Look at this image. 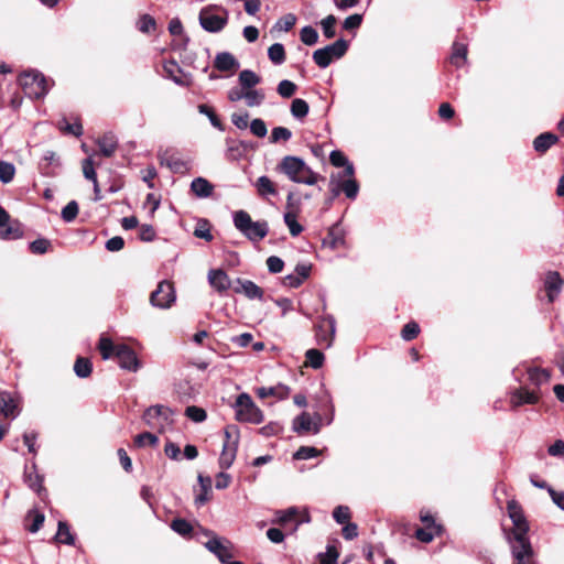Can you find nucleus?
<instances>
[{
	"mask_svg": "<svg viewBox=\"0 0 564 564\" xmlns=\"http://www.w3.org/2000/svg\"><path fill=\"white\" fill-rule=\"evenodd\" d=\"M276 170L286 175L290 181L300 184L314 185L322 178L301 158L293 155L284 156Z\"/></svg>",
	"mask_w": 564,
	"mask_h": 564,
	"instance_id": "obj_1",
	"label": "nucleus"
},
{
	"mask_svg": "<svg viewBox=\"0 0 564 564\" xmlns=\"http://www.w3.org/2000/svg\"><path fill=\"white\" fill-rule=\"evenodd\" d=\"M98 349L102 359H109L116 356L120 368L135 372L140 368V361L135 352L127 345H113L112 340L108 337H100Z\"/></svg>",
	"mask_w": 564,
	"mask_h": 564,
	"instance_id": "obj_2",
	"label": "nucleus"
},
{
	"mask_svg": "<svg viewBox=\"0 0 564 564\" xmlns=\"http://www.w3.org/2000/svg\"><path fill=\"white\" fill-rule=\"evenodd\" d=\"M198 20L206 32L219 33L228 23L229 12L224 7L209 4L200 9Z\"/></svg>",
	"mask_w": 564,
	"mask_h": 564,
	"instance_id": "obj_3",
	"label": "nucleus"
},
{
	"mask_svg": "<svg viewBox=\"0 0 564 564\" xmlns=\"http://www.w3.org/2000/svg\"><path fill=\"white\" fill-rule=\"evenodd\" d=\"M507 511L513 523V528L508 534L507 539L510 536L512 541H529V523L519 502L514 499L509 500L507 503Z\"/></svg>",
	"mask_w": 564,
	"mask_h": 564,
	"instance_id": "obj_4",
	"label": "nucleus"
},
{
	"mask_svg": "<svg viewBox=\"0 0 564 564\" xmlns=\"http://www.w3.org/2000/svg\"><path fill=\"white\" fill-rule=\"evenodd\" d=\"M174 412L165 405H152L143 413L144 423L153 430L164 432L165 429L172 425Z\"/></svg>",
	"mask_w": 564,
	"mask_h": 564,
	"instance_id": "obj_5",
	"label": "nucleus"
},
{
	"mask_svg": "<svg viewBox=\"0 0 564 564\" xmlns=\"http://www.w3.org/2000/svg\"><path fill=\"white\" fill-rule=\"evenodd\" d=\"M236 419L240 422L260 424L263 421L262 411L254 404L248 393L238 395L235 402Z\"/></svg>",
	"mask_w": 564,
	"mask_h": 564,
	"instance_id": "obj_6",
	"label": "nucleus"
},
{
	"mask_svg": "<svg viewBox=\"0 0 564 564\" xmlns=\"http://www.w3.org/2000/svg\"><path fill=\"white\" fill-rule=\"evenodd\" d=\"M19 85L31 99L44 97L48 91L45 77L37 72H25L19 77Z\"/></svg>",
	"mask_w": 564,
	"mask_h": 564,
	"instance_id": "obj_7",
	"label": "nucleus"
},
{
	"mask_svg": "<svg viewBox=\"0 0 564 564\" xmlns=\"http://www.w3.org/2000/svg\"><path fill=\"white\" fill-rule=\"evenodd\" d=\"M225 437L226 441L223 445V451L219 456V466L221 469L229 468L236 458L239 438L238 427L234 425L228 426L225 430Z\"/></svg>",
	"mask_w": 564,
	"mask_h": 564,
	"instance_id": "obj_8",
	"label": "nucleus"
},
{
	"mask_svg": "<svg viewBox=\"0 0 564 564\" xmlns=\"http://www.w3.org/2000/svg\"><path fill=\"white\" fill-rule=\"evenodd\" d=\"M311 521L310 513L305 509L297 507H290L285 510H276L273 523L286 527L289 523H294L292 532H295L301 523H308Z\"/></svg>",
	"mask_w": 564,
	"mask_h": 564,
	"instance_id": "obj_9",
	"label": "nucleus"
},
{
	"mask_svg": "<svg viewBox=\"0 0 564 564\" xmlns=\"http://www.w3.org/2000/svg\"><path fill=\"white\" fill-rule=\"evenodd\" d=\"M174 286L169 281H162L151 293L150 303L158 308H169L175 302Z\"/></svg>",
	"mask_w": 564,
	"mask_h": 564,
	"instance_id": "obj_10",
	"label": "nucleus"
},
{
	"mask_svg": "<svg viewBox=\"0 0 564 564\" xmlns=\"http://www.w3.org/2000/svg\"><path fill=\"white\" fill-rule=\"evenodd\" d=\"M336 332V322L332 315H326L315 327V336L317 344L325 348H329Z\"/></svg>",
	"mask_w": 564,
	"mask_h": 564,
	"instance_id": "obj_11",
	"label": "nucleus"
},
{
	"mask_svg": "<svg viewBox=\"0 0 564 564\" xmlns=\"http://www.w3.org/2000/svg\"><path fill=\"white\" fill-rule=\"evenodd\" d=\"M513 557V564H533V550L530 541H512L508 538Z\"/></svg>",
	"mask_w": 564,
	"mask_h": 564,
	"instance_id": "obj_12",
	"label": "nucleus"
},
{
	"mask_svg": "<svg viewBox=\"0 0 564 564\" xmlns=\"http://www.w3.org/2000/svg\"><path fill=\"white\" fill-rule=\"evenodd\" d=\"M206 549L214 553L221 563H227L232 557L231 544L228 540L213 535L206 543Z\"/></svg>",
	"mask_w": 564,
	"mask_h": 564,
	"instance_id": "obj_13",
	"label": "nucleus"
},
{
	"mask_svg": "<svg viewBox=\"0 0 564 564\" xmlns=\"http://www.w3.org/2000/svg\"><path fill=\"white\" fill-rule=\"evenodd\" d=\"M322 417L319 414L312 419L311 415L306 412H303L301 415L296 416L293 421V430L299 433H313L317 434L321 430Z\"/></svg>",
	"mask_w": 564,
	"mask_h": 564,
	"instance_id": "obj_14",
	"label": "nucleus"
},
{
	"mask_svg": "<svg viewBox=\"0 0 564 564\" xmlns=\"http://www.w3.org/2000/svg\"><path fill=\"white\" fill-rule=\"evenodd\" d=\"M237 286L234 291L238 294H243L249 300H263L264 292L254 282L245 279H237Z\"/></svg>",
	"mask_w": 564,
	"mask_h": 564,
	"instance_id": "obj_15",
	"label": "nucleus"
},
{
	"mask_svg": "<svg viewBox=\"0 0 564 564\" xmlns=\"http://www.w3.org/2000/svg\"><path fill=\"white\" fill-rule=\"evenodd\" d=\"M563 286V280L558 272L549 271L544 278V290L550 303L554 302L557 295L561 293Z\"/></svg>",
	"mask_w": 564,
	"mask_h": 564,
	"instance_id": "obj_16",
	"label": "nucleus"
},
{
	"mask_svg": "<svg viewBox=\"0 0 564 564\" xmlns=\"http://www.w3.org/2000/svg\"><path fill=\"white\" fill-rule=\"evenodd\" d=\"M226 158L230 161H238L243 158L250 145L246 141L227 139Z\"/></svg>",
	"mask_w": 564,
	"mask_h": 564,
	"instance_id": "obj_17",
	"label": "nucleus"
},
{
	"mask_svg": "<svg viewBox=\"0 0 564 564\" xmlns=\"http://www.w3.org/2000/svg\"><path fill=\"white\" fill-rule=\"evenodd\" d=\"M209 284L218 292H225L231 286L228 274L221 269H213L208 272Z\"/></svg>",
	"mask_w": 564,
	"mask_h": 564,
	"instance_id": "obj_18",
	"label": "nucleus"
},
{
	"mask_svg": "<svg viewBox=\"0 0 564 564\" xmlns=\"http://www.w3.org/2000/svg\"><path fill=\"white\" fill-rule=\"evenodd\" d=\"M214 66L220 72L234 73L239 68V62L231 53L221 52L215 56Z\"/></svg>",
	"mask_w": 564,
	"mask_h": 564,
	"instance_id": "obj_19",
	"label": "nucleus"
},
{
	"mask_svg": "<svg viewBox=\"0 0 564 564\" xmlns=\"http://www.w3.org/2000/svg\"><path fill=\"white\" fill-rule=\"evenodd\" d=\"M538 400L539 397L535 392L521 388L511 394L510 403L513 408H518L523 404H534Z\"/></svg>",
	"mask_w": 564,
	"mask_h": 564,
	"instance_id": "obj_20",
	"label": "nucleus"
},
{
	"mask_svg": "<svg viewBox=\"0 0 564 564\" xmlns=\"http://www.w3.org/2000/svg\"><path fill=\"white\" fill-rule=\"evenodd\" d=\"M17 409L18 404L13 395L7 391H0V412L7 417H14L18 415Z\"/></svg>",
	"mask_w": 564,
	"mask_h": 564,
	"instance_id": "obj_21",
	"label": "nucleus"
},
{
	"mask_svg": "<svg viewBox=\"0 0 564 564\" xmlns=\"http://www.w3.org/2000/svg\"><path fill=\"white\" fill-rule=\"evenodd\" d=\"M161 164L166 165L174 173H183L187 170L186 163L174 153L167 151L160 155Z\"/></svg>",
	"mask_w": 564,
	"mask_h": 564,
	"instance_id": "obj_22",
	"label": "nucleus"
},
{
	"mask_svg": "<svg viewBox=\"0 0 564 564\" xmlns=\"http://www.w3.org/2000/svg\"><path fill=\"white\" fill-rule=\"evenodd\" d=\"M24 481L32 490L36 491L39 495H41V491L44 490L42 486L43 477L37 474L35 464H33L31 468H25Z\"/></svg>",
	"mask_w": 564,
	"mask_h": 564,
	"instance_id": "obj_23",
	"label": "nucleus"
},
{
	"mask_svg": "<svg viewBox=\"0 0 564 564\" xmlns=\"http://www.w3.org/2000/svg\"><path fill=\"white\" fill-rule=\"evenodd\" d=\"M558 141L557 135L551 132H544L538 135L533 141V148L539 153L546 152L552 145Z\"/></svg>",
	"mask_w": 564,
	"mask_h": 564,
	"instance_id": "obj_24",
	"label": "nucleus"
},
{
	"mask_svg": "<svg viewBox=\"0 0 564 564\" xmlns=\"http://www.w3.org/2000/svg\"><path fill=\"white\" fill-rule=\"evenodd\" d=\"M192 192L198 197H209L213 194V184L204 177H196L191 183Z\"/></svg>",
	"mask_w": 564,
	"mask_h": 564,
	"instance_id": "obj_25",
	"label": "nucleus"
},
{
	"mask_svg": "<svg viewBox=\"0 0 564 564\" xmlns=\"http://www.w3.org/2000/svg\"><path fill=\"white\" fill-rule=\"evenodd\" d=\"M467 45L459 42H454L452 45V53L449 56L451 63L456 67H462L467 59Z\"/></svg>",
	"mask_w": 564,
	"mask_h": 564,
	"instance_id": "obj_26",
	"label": "nucleus"
},
{
	"mask_svg": "<svg viewBox=\"0 0 564 564\" xmlns=\"http://www.w3.org/2000/svg\"><path fill=\"white\" fill-rule=\"evenodd\" d=\"M268 231L269 226L267 221H254L243 235L252 241H260L268 235Z\"/></svg>",
	"mask_w": 564,
	"mask_h": 564,
	"instance_id": "obj_27",
	"label": "nucleus"
},
{
	"mask_svg": "<svg viewBox=\"0 0 564 564\" xmlns=\"http://www.w3.org/2000/svg\"><path fill=\"white\" fill-rule=\"evenodd\" d=\"M97 143L101 154L106 158L111 156L118 145L117 139L112 133L104 134Z\"/></svg>",
	"mask_w": 564,
	"mask_h": 564,
	"instance_id": "obj_28",
	"label": "nucleus"
},
{
	"mask_svg": "<svg viewBox=\"0 0 564 564\" xmlns=\"http://www.w3.org/2000/svg\"><path fill=\"white\" fill-rule=\"evenodd\" d=\"M290 389L286 386L279 384L276 387H261L257 390V394L259 398L264 399L268 397H276L279 399H284L289 395Z\"/></svg>",
	"mask_w": 564,
	"mask_h": 564,
	"instance_id": "obj_29",
	"label": "nucleus"
},
{
	"mask_svg": "<svg viewBox=\"0 0 564 564\" xmlns=\"http://www.w3.org/2000/svg\"><path fill=\"white\" fill-rule=\"evenodd\" d=\"M238 80L243 89H251L261 83V77L251 69H243L239 73Z\"/></svg>",
	"mask_w": 564,
	"mask_h": 564,
	"instance_id": "obj_30",
	"label": "nucleus"
},
{
	"mask_svg": "<svg viewBox=\"0 0 564 564\" xmlns=\"http://www.w3.org/2000/svg\"><path fill=\"white\" fill-rule=\"evenodd\" d=\"M344 243L345 238L341 228L338 225L332 227L324 240V245H328L332 249H337L344 246Z\"/></svg>",
	"mask_w": 564,
	"mask_h": 564,
	"instance_id": "obj_31",
	"label": "nucleus"
},
{
	"mask_svg": "<svg viewBox=\"0 0 564 564\" xmlns=\"http://www.w3.org/2000/svg\"><path fill=\"white\" fill-rule=\"evenodd\" d=\"M57 127L66 134H73L75 137H80L83 134V126L78 118H75L73 123H69L66 118H62L57 122Z\"/></svg>",
	"mask_w": 564,
	"mask_h": 564,
	"instance_id": "obj_32",
	"label": "nucleus"
},
{
	"mask_svg": "<svg viewBox=\"0 0 564 564\" xmlns=\"http://www.w3.org/2000/svg\"><path fill=\"white\" fill-rule=\"evenodd\" d=\"M256 188L258 191V194L262 197L269 196V195H276V189L273 184V182L265 175L260 176L256 182Z\"/></svg>",
	"mask_w": 564,
	"mask_h": 564,
	"instance_id": "obj_33",
	"label": "nucleus"
},
{
	"mask_svg": "<svg viewBox=\"0 0 564 564\" xmlns=\"http://www.w3.org/2000/svg\"><path fill=\"white\" fill-rule=\"evenodd\" d=\"M198 482L202 488V492L196 496L195 503L200 507L208 501V492L212 488V479L208 476L198 475Z\"/></svg>",
	"mask_w": 564,
	"mask_h": 564,
	"instance_id": "obj_34",
	"label": "nucleus"
},
{
	"mask_svg": "<svg viewBox=\"0 0 564 564\" xmlns=\"http://www.w3.org/2000/svg\"><path fill=\"white\" fill-rule=\"evenodd\" d=\"M22 236V230L18 221L8 220L6 225L0 228V237L2 239H18Z\"/></svg>",
	"mask_w": 564,
	"mask_h": 564,
	"instance_id": "obj_35",
	"label": "nucleus"
},
{
	"mask_svg": "<svg viewBox=\"0 0 564 564\" xmlns=\"http://www.w3.org/2000/svg\"><path fill=\"white\" fill-rule=\"evenodd\" d=\"M265 99V94L262 89H245V101L248 107H258Z\"/></svg>",
	"mask_w": 564,
	"mask_h": 564,
	"instance_id": "obj_36",
	"label": "nucleus"
},
{
	"mask_svg": "<svg viewBox=\"0 0 564 564\" xmlns=\"http://www.w3.org/2000/svg\"><path fill=\"white\" fill-rule=\"evenodd\" d=\"M325 50L327 53H329L332 59L340 58L346 54L348 50V42L344 39H338L333 44L325 46Z\"/></svg>",
	"mask_w": 564,
	"mask_h": 564,
	"instance_id": "obj_37",
	"label": "nucleus"
},
{
	"mask_svg": "<svg viewBox=\"0 0 564 564\" xmlns=\"http://www.w3.org/2000/svg\"><path fill=\"white\" fill-rule=\"evenodd\" d=\"M253 223L250 215L245 210H238L234 214L235 227L242 234L247 232Z\"/></svg>",
	"mask_w": 564,
	"mask_h": 564,
	"instance_id": "obj_38",
	"label": "nucleus"
},
{
	"mask_svg": "<svg viewBox=\"0 0 564 564\" xmlns=\"http://www.w3.org/2000/svg\"><path fill=\"white\" fill-rule=\"evenodd\" d=\"M269 59L274 65H281L285 62V50L281 43L272 44L268 50Z\"/></svg>",
	"mask_w": 564,
	"mask_h": 564,
	"instance_id": "obj_39",
	"label": "nucleus"
},
{
	"mask_svg": "<svg viewBox=\"0 0 564 564\" xmlns=\"http://www.w3.org/2000/svg\"><path fill=\"white\" fill-rule=\"evenodd\" d=\"M93 370L91 362L88 358L78 357L74 365V371L79 378H87Z\"/></svg>",
	"mask_w": 564,
	"mask_h": 564,
	"instance_id": "obj_40",
	"label": "nucleus"
},
{
	"mask_svg": "<svg viewBox=\"0 0 564 564\" xmlns=\"http://www.w3.org/2000/svg\"><path fill=\"white\" fill-rule=\"evenodd\" d=\"M55 539L57 542L67 544V545H73L75 542L74 536L70 533L69 527L67 525V523H65L63 521L58 522V528H57V533L55 535Z\"/></svg>",
	"mask_w": 564,
	"mask_h": 564,
	"instance_id": "obj_41",
	"label": "nucleus"
},
{
	"mask_svg": "<svg viewBox=\"0 0 564 564\" xmlns=\"http://www.w3.org/2000/svg\"><path fill=\"white\" fill-rule=\"evenodd\" d=\"M310 110L308 104L301 98H295L291 104V113L296 119H303Z\"/></svg>",
	"mask_w": 564,
	"mask_h": 564,
	"instance_id": "obj_42",
	"label": "nucleus"
},
{
	"mask_svg": "<svg viewBox=\"0 0 564 564\" xmlns=\"http://www.w3.org/2000/svg\"><path fill=\"white\" fill-rule=\"evenodd\" d=\"M306 364L314 369H318L323 366L324 362V354L318 349H308L305 352Z\"/></svg>",
	"mask_w": 564,
	"mask_h": 564,
	"instance_id": "obj_43",
	"label": "nucleus"
},
{
	"mask_svg": "<svg viewBox=\"0 0 564 564\" xmlns=\"http://www.w3.org/2000/svg\"><path fill=\"white\" fill-rule=\"evenodd\" d=\"M339 184L341 192H344L348 198L355 199L357 197L359 185L355 178L339 181Z\"/></svg>",
	"mask_w": 564,
	"mask_h": 564,
	"instance_id": "obj_44",
	"label": "nucleus"
},
{
	"mask_svg": "<svg viewBox=\"0 0 564 564\" xmlns=\"http://www.w3.org/2000/svg\"><path fill=\"white\" fill-rule=\"evenodd\" d=\"M164 72L169 78H171L177 85H185V83L177 76L181 73V68L174 61H169L163 65Z\"/></svg>",
	"mask_w": 564,
	"mask_h": 564,
	"instance_id": "obj_45",
	"label": "nucleus"
},
{
	"mask_svg": "<svg viewBox=\"0 0 564 564\" xmlns=\"http://www.w3.org/2000/svg\"><path fill=\"white\" fill-rule=\"evenodd\" d=\"M528 376L529 380L536 386L546 382L550 378V373L547 370L539 368H530L528 370Z\"/></svg>",
	"mask_w": 564,
	"mask_h": 564,
	"instance_id": "obj_46",
	"label": "nucleus"
},
{
	"mask_svg": "<svg viewBox=\"0 0 564 564\" xmlns=\"http://www.w3.org/2000/svg\"><path fill=\"white\" fill-rule=\"evenodd\" d=\"M158 443V436L150 432L140 433L134 437V444L138 447H144L147 445L155 446Z\"/></svg>",
	"mask_w": 564,
	"mask_h": 564,
	"instance_id": "obj_47",
	"label": "nucleus"
},
{
	"mask_svg": "<svg viewBox=\"0 0 564 564\" xmlns=\"http://www.w3.org/2000/svg\"><path fill=\"white\" fill-rule=\"evenodd\" d=\"M15 174V167L12 163L0 161V181L4 184L10 183Z\"/></svg>",
	"mask_w": 564,
	"mask_h": 564,
	"instance_id": "obj_48",
	"label": "nucleus"
},
{
	"mask_svg": "<svg viewBox=\"0 0 564 564\" xmlns=\"http://www.w3.org/2000/svg\"><path fill=\"white\" fill-rule=\"evenodd\" d=\"M297 89V86L288 79H283L278 84L276 91L283 98H291Z\"/></svg>",
	"mask_w": 564,
	"mask_h": 564,
	"instance_id": "obj_49",
	"label": "nucleus"
},
{
	"mask_svg": "<svg viewBox=\"0 0 564 564\" xmlns=\"http://www.w3.org/2000/svg\"><path fill=\"white\" fill-rule=\"evenodd\" d=\"M171 528L173 531L183 536L188 535L193 530L191 523L181 518L174 519L171 523Z\"/></svg>",
	"mask_w": 564,
	"mask_h": 564,
	"instance_id": "obj_50",
	"label": "nucleus"
},
{
	"mask_svg": "<svg viewBox=\"0 0 564 564\" xmlns=\"http://www.w3.org/2000/svg\"><path fill=\"white\" fill-rule=\"evenodd\" d=\"M336 22H337V19L333 14L327 15L325 19H323L321 21L323 33L327 39H333L335 36Z\"/></svg>",
	"mask_w": 564,
	"mask_h": 564,
	"instance_id": "obj_51",
	"label": "nucleus"
},
{
	"mask_svg": "<svg viewBox=\"0 0 564 564\" xmlns=\"http://www.w3.org/2000/svg\"><path fill=\"white\" fill-rule=\"evenodd\" d=\"M301 41L305 45H314L318 41V33L317 31L312 26H304L301 30Z\"/></svg>",
	"mask_w": 564,
	"mask_h": 564,
	"instance_id": "obj_52",
	"label": "nucleus"
},
{
	"mask_svg": "<svg viewBox=\"0 0 564 564\" xmlns=\"http://www.w3.org/2000/svg\"><path fill=\"white\" fill-rule=\"evenodd\" d=\"M292 137L291 130L284 127H275L271 131L270 141L276 143L279 141H289Z\"/></svg>",
	"mask_w": 564,
	"mask_h": 564,
	"instance_id": "obj_53",
	"label": "nucleus"
},
{
	"mask_svg": "<svg viewBox=\"0 0 564 564\" xmlns=\"http://www.w3.org/2000/svg\"><path fill=\"white\" fill-rule=\"evenodd\" d=\"M28 518L32 519V523H31V525L28 527V530L31 533H36L44 523V520H45L44 514L32 510L28 513Z\"/></svg>",
	"mask_w": 564,
	"mask_h": 564,
	"instance_id": "obj_54",
	"label": "nucleus"
},
{
	"mask_svg": "<svg viewBox=\"0 0 564 564\" xmlns=\"http://www.w3.org/2000/svg\"><path fill=\"white\" fill-rule=\"evenodd\" d=\"M313 59L321 68H326L333 62L325 47L316 50L313 53Z\"/></svg>",
	"mask_w": 564,
	"mask_h": 564,
	"instance_id": "obj_55",
	"label": "nucleus"
},
{
	"mask_svg": "<svg viewBox=\"0 0 564 564\" xmlns=\"http://www.w3.org/2000/svg\"><path fill=\"white\" fill-rule=\"evenodd\" d=\"M78 204L75 200H70L63 209H62V218L66 223L73 221L78 215Z\"/></svg>",
	"mask_w": 564,
	"mask_h": 564,
	"instance_id": "obj_56",
	"label": "nucleus"
},
{
	"mask_svg": "<svg viewBox=\"0 0 564 564\" xmlns=\"http://www.w3.org/2000/svg\"><path fill=\"white\" fill-rule=\"evenodd\" d=\"M296 218L297 216H293V214H284V223L293 237L299 236L303 231V227L297 223Z\"/></svg>",
	"mask_w": 564,
	"mask_h": 564,
	"instance_id": "obj_57",
	"label": "nucleus"
},
{
	"mask_svg": "<svg viewBox=\"0 0 564 564\" xmlns=\"http://www.w3.org/2000/svg\"><path fill=\"white\" fill-rule=\"evenodd\" d=\"M420 333L419 324L415 322H409L401 330V336L404 340L410 341L414 339Z\"/></svg>",
	"mask_w": 564,
	"mask_h": 564,
	"instance_id": "obj_58",
	"label": "nucleus"
},
{
	"mask_svg": "<svg viewBox=\"0 0 564 564\" xmlns=\"http://www.w3.org/2000/svg\"><path fill=\"white\" fill-rule=\"evenodd\" d=\"M51 247V241L45 238H39L30 243V250L34 254H44Z\"/></svg>",
	"mask_w": 564,
	"mask_h": 564,
	"instance_id": "obj_59",
	"label": "nucleus"
},
{
	"mask_svg": "<svg viewBox=\"0 0 564 564\" xmlns=\"http://www.w3.org/2000/svg\"><path fill=\"white\" fill-rule=\"evenodd\" d=\"M138 30L142 33H149L155 29L156 22L154 18L149 14H143L138 21Z\"/></svg>",
	"mask_w": 564,
	"mask_h": 564,
	"instance_id": "obj_60",
	"label": "nucleus"
},
{
	"mask_svg": "<svg viewBox=\"0 0 564 564\" xmlns=\"http://www.w3.org/2000/svg\"><path fill=\"white\" fill-rule=\"evenodd\" d=\"M250 131L258 138H264L268 133L267 124L262 119H253L250 122Z\"/></svg>",
	"mask_w": 564,
	"mask_h": 564,
	"instance_id": "obj_61",
	"label": "nucleus"
},
{
	"mask_svg": "<svg viewBox=\"0 0 564 564\" xmlns=\"http://www.w3.org/2000/svg\"><path fill=\"white\" fill-rule=\"evenodd\" d=\"M194 236L200 239H205L206 241H210L213 239V235L210 234L208 223L206 220H200L195 230Z\"/></svg>",
	"mask_w": 564,
	"mask_h": 564,
	"instance_id": "obj_62",
	"label": "nucleus"
},
{
	"mask_svg": "<svg viewBox=\"0 0 564 564\" xmlns=\"http://www.w3.org/2000/svg\"><path fill=\"white\" fill-rule=\"evenodd\" d=\"M339 556L338 551L335 546L328 545L325 554L319 555L321 564H336L337 558Z\"/></svg>",
	"mask_w": 564,
	"mask_h": 564,
	"instance_id": "obj_63",
	"label": "nucleus"
},
{
	"mask_svg": "<svg viewBox=\"0 0 564 564\" xmlns=\"http://www.w3.org/2000/svg\"><path fill=\"white\" fill-rule=\"evenodd\" d=\"M185 414L194 422H203L206 419L205 410L195 405L187 406Z\"/></svg>",
	"mask_w": 564,
	"mask_h": 564,
	"instance_id": "obj_64",
	"label": "nucleus"
}]
</instances>
